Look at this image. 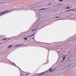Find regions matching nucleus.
Instances as JSON below:
<instances>
[{"label":"nucleus","mask_w":76,"mask_h":76,"mask_svg":"<svg viewBox=\"0 0 76 76\" xmlns=\"http://www.w3.org/2000/svg\"><path fill=\"white\" fill-rule=\"evenodd\" d=\"M23 45H19V46Z\"/></svg>","instance_id":"10"},{"label":"nucleus","mask_w":76,"mask_h":76,"mask_svg":"<svg viewBox=\"0 0 76 76\" xmlns=\"http://www.w3.org/2000/svg\"><path fill=\"white\" fill-rule=\"evenodd\" d=\"M53 70H52V71H51V72H52V71H53Z\"/></svg>","instance_id":"15"},{"label":"nucleus","mask_w":76,"mask_h":76,"mask_svg":"<svg viewBox=\"0 0 76 76\" xmlns=\"http://www.w3.org/2000/svg\"><path fill=\"white\" fill-rule=\"evenodd\" d=\"M35 29L34 30H32V31H34Z\"/></svg>","instance_id":"13"},{"label":"nucleus","mask_w":76,"mask_h":76,"mask_svg":"<svg viewBox=\"0 0 76 76\" xmlns=\"http://www.w3.org/2000/svg\"><path fill=\"white\" fill-rule=\"evenodd\" d=\"M58 17H56V18H58Z\"/></svg>","instance_id":"16"},{"label":"nucleus","mask_w":76,"mask_h":76,"mask_svg":"<svg viewBox=\"0 0 76 76\" xmlns=\"http://www.w3.org/2000/svg\"><path fill=\"white\" fill-rule=\"evenodd\" d=\"M68 17L69 18V16H68Z\"/></svg>","instance_id":"19"},{"label":"nucleus","mask_w":76,"mask_h":76,"mask_svg":"<svg viewBox=\"0 0 76 76\" xmlns=\"http://www.w3.org/2000/svg\"><path fill=\"white\" fill-rule=\"evenodd\" d=\"M26 75H28V74H26Z\"/></svg>","instance_id":"12"},{"label":"nucleus","mask_w":76,"mask_h":76,"mask_svg":"<svg viewBox=\"0 0 76 76\" xmlns=\"http://www.w3.org/2000/svg\"><path fill=\"white\" fill-rule=\"evenodd\" d=\"M32 39H34V38H32Z\"/></svg>","instance_id":"17"},{"label":"nucleus","mask_w":76,"mask_h":76,"mask_svg":"<svg viewBox=\"0 0 76 76\" xmlns=\"http://www.w3.org/2000/svg\"><path fill=\"white\" fill-rule=\"evenodd\" d=\"M52 69H49V70L51 71Z\"/></svg>","instance_id":"9"},{"label":"nucleus","mask_w":76,"mask_h":76,"mask_svg":"<svg viewBox=\"0 0 76 76\" xmlns=\"http://www.w3.org/2000/svg\"><path fill=\"white\" fill-rule=\"evenodd\" d=\"M12 47V45H10V46H9V47H8V48H9L10 47Z\"/></svg>","instance_id":"5"},{"label":"nucleus","mask_w":76,"mask_h":76,"mask_svg":"<svg viewBox=\"0 0 76 76\" xmlns=\"http://www.w3.org/2000/svg\"><path fill=\"white\" fill-rule=\"evenodd\" d=\"M62 58H63V61H64V60H65V57H63Z\"/></svg>","instance_id":"3"},{"label":"nucleus","mask_w":76,"mask_h":76,"mask_svg":"<svg viewBox=\"0 0 76 76\" xmlns=\"http://www.w3.org/2000/svg\"><path fill=\"white\" fill-rule=\"evenodd\" d=\"M5 39H3V40H5Z\"/></svg>","instance_id":"11"},{"label":"nucleus","mask_w":76,"mask_h":76,"mask_svg":"<svg viewBox=\"0 0 76 76\" xmlns=\"http://www.w3.org/2000/svg\"><path fill=\"white\" fill-rule=\"evenodd\" d=\"M10 12V11H7L5 12H1V14H0V15L5 13H9V12Z\"/></svg>","instance_id":"1"},{"label":"nucleus","mask_w":76,"mask_h":76,"mask_svg":"<svg viewBox=\"0 0 76 76\" xmlns=\"http://www.w3.org/2000/svg\"><path fill=\"white\" fill-rule=\"evenodd\" d=\"M71 10H68V11H66V12H69V11H71Z\"/></svg>","instance_id":"6"},{"label":"nucleus","mask_w":76,"mask_h":76,"mask_svg":"<svg viewBox=\"0 0 76 76\" xmlns=\"http://www.w3.org/2000/svg\"><path fill=\"white\" fill-rule=\"evenodd\" d=\"M59 1H63V0H59Z\"/></svg>","instance_id":"7"},{"label":"nucleus","mask_w":76,"mask_h":76,"mask_svg":"<svg viewBox=\"0 0 76 76\" xmlns=\"http://www.w3.org/2000/svg\"><path fill=\"white\" fill-rule=\"evenodd\" d=\"M34 35V34H32V35H30L28 37L31 38V37H33V35Z\"/></svg>","instance_id":"2"},{"label":"nucleus","mask_w":76,"mask_h":76,"mask_svg":"<svg viewBox=\"0 0 76 76\" xmlns=\"http://www.w3.org/2000/svg\"><path fill=\"white\" fill-rule=\"evenodd\" d=\"M70 8L69 7H67V8L68 9H69Z\"/></svg>","instance_id":"8"},{"label":"nucleus","mask_w":76,"mask_h":76,"mask_svg":"<svg viewBox=\"0 0 76 76\" xmlns=\"http://www.w3.org/2000/svg\"><path fill=\"white\" fill-rule=\"evenodd\" d=\"M61 62H62V61H61Z\"/></svg>","instance_id":"18"},{"label":"nucleus","mask_w":76,"mask_h":76,"mask_svg":"<svg viewBox=\"0 0 76 76\" xmlns=\"http://www.w3.org/2000/svg\"><path fill=\"white\" fill-rule=\"evenodd\" d=\"M53 70H52V71H51V72H52V71H53Z\"/></svg>","instance_id":"14"},{"label":"nucleus","mask_w":76,"mask_h":76,"mask_svg":"<svg viewBox=\"0 0 76 76\" xmlns=\"http://www.w3.org/2000/svg\"><path fill=\"white\" fill-rule=\"evenodd\" d=\"M24 39H25V40H27V38H24Z\"/></svg>","instance_id":"4"}]
</instances>
